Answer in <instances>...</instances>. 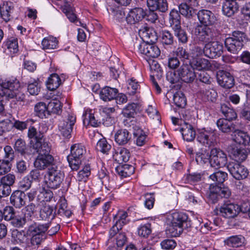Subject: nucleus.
Wrapping results in <instances>:
<instances>
[{"instance_id":"f8f14e48","label":"nucleus","mask_w":250,"mask_h":250,"mask_svg":"<svg viewBox=\"0 0 250 250\" xmlns=\"http://www.w3.org/2000/svg\"><path fill=\"white\" fill-rule=\"evenodd\" d=\"M227 168L231 175L237 180L245 179L249 174L248 170L246 167L235 162H229Z\"/></svg>"},{"instance_id":"5701e85b","label":"nucleus","mask_w":250,"mask_h":250,"mask_svg":"<svg viewBox=\"0 0 250 250\" xmlns=\"http://www.w3.org/2000/svg\"><path fill=\"white\" fill-rule=\"evenodd\" d=\"M190 66L193 69L199 71L207 70L210 68L211 64L208 60L201 58L193 57L190 62Z\"/></svg>"},{"instance_id":"a211bd4d","label":"nucleus","mask_w":250,"mask_h":250,"mask_svg":"<svg viewBox=\"0 0 250 250\" xmlns=\"http://www.w3.org/2000/svg\"><path fill=\"white\" fill-rule=\"evenodd\" d=\"M197 17L200 25L211 26L216 22V18L214 14L208 10L202 9L199 10L197 13Z\"/></svg>"},{"instance_id":"2f4dec72","label":"nucleus","mask_w":250,"mask_h":250,"mask_svg":"<svg viewBox=\"0 0 250 250\" xmlns=\"http://www.w3.org/2000/svg\"><path fill=\"white\" fill-rule=\"evenodd\" d=\"M27 135L33 144L42 141L44 139L43 133L40 131H38L34 126H31L29 127Z\"/></svg>"},{"instance_id":"69168bd1","label":"nucleus","mask_w":250,"mask_h":250,"mask_svg":"<svg viewBox=\"0 0 250 250\" xmlns=\"http://www.w3.org/2000/svg\"><path fill=\"white\" fill-rule=\"evenodd\" d=\"M14 148L16 151H18L21 154H25L26 149L25 142L21 139H18L15 142Z\"/></svg>"},{"instance_id":"1a4fd4ad","label":"nucleus","mask_w":250,"mask_h":250,"mask_svg":"<svg viewBox=\"0 0 250 250\" xmlns=\"http://www.w3.org/2000/svg\"><path fill=\"white\" fill-rule=\"evenodd\" d=\"M76 122V117L73 114H68L60 120L59 129L62 135L67 138L71 137L73 126Z\"/></svg>"},{"instance_id":"473e14b6","label":"nucleus","mask_w":250,"mask_h":250,"mask_svg":"<svg viewBox=\"0 0 250 250\" xmlns=\"http://www.w3.org/2000/svg\"><path fill=\"white\" fill-rule=\"evenodd\" d=\"M13 10V6L12 3L4 2L0 7V16L2 19L8 22L11 19V14Z\"/></svg>"},{"instance_id":"20e7f679","label":"nucleus","mask_w":250,"mask_h":250,"mask_svg":"<svg viewBox=\"0 0 250 250\" xmlns=\"http://www.w3.org/2000/svg\"><path fill=\"white\" fill-rule=\"evenodd\" d=\"M85 153V147L80 144H76L71 146L70 154L67 156V160L73 170H77L79 168Z\"/></svg>"},{"instance_id":"4be33fe9","label":"nucleus","mask_w":250,"mask_h":250,"mask_svg":"<svg viewBox=\"0 0 250 250\" xmlns=\"http://www.w3.org/2000/svg\"><path fill=\"white\" fill-rule=\"evenodd\" d=\"M146 4L150 10L166 12L168 10L167 0H147Z\"/></svg>"},{"instance_id":"4c0bfd02","label":"nucleus","mask_w":250,"mask_h":250,"mask_svg":"<svg viewBox=\"0 0 250 250\" xmlns=\"http://www.w3.org/2000/svg\"><path fill=\"white\" fill-rule=\"evenodd\" d=\"M115 160L120 164L126 162L129 158V152L125 148L119 149L113 155Z\"/></svg>"},{"instance_id":"aec40b11","label":"nucleus","mask_w":250,"mask_h":250,"mask_svg":"<svg viewBox=\"0 0 250 250\" xmlns=\"http://www.w3.org/2000/svg\"><path fill=\"white\" fill-rule=\"evenodd\" d=\"M26 194L20 190L14 191L10 198L11 204L17 208H20L26 204Z\"/></svg>"},{"instance_id":"603ef678","label":"nucleus","mask_w":250,"mask_h":250,"mask_svg":"<svg viewBox=\"0 0 250 250\" xmlns=\"http://www.w3.org/2000/svg\"><path fill=\"white\" fill-rule=\"evenodd\" d=\"M137 105L135 103L129 104L124 108L123 110V114L127 118L134 117L136 114V109Z\"/></svg>"},{"instance_id":"9b49d317","label":"nucleus","mask_w":250,"mask_h":250,"mask_svg":"<svg viewBox=\"0 0 250 250\" xmlns=\"http://www.w3.org/2000/svg\"><path fill=\"white\" fill-rule=\"evenodd\" d=\"M136 45L138 52L149 58H156L160 54L159 48L153 43H147L145 42H142L139 44L136 43Z\"/></svg>"},{"instance_id":"f257e3e1","label":"nucleus","mask_w":250,"mask_h":250,"mask_svg":"<svg viewBox=\"0 0 250 250\" xmlns=\"http://www.w3.org/2000/svg\"><path fill=\"white\" fill-rule=\"evenodd\" d=\"M196 75L193 68L188 64L182 65L176 71L170 73L167 76V79L171 83H175L180 80L187 83L193 82Z\"/></svg>"},{"instance_id":"8fccbe9b","label":"nucleus","mask_w":250,"mask_h":250,"mask_svg":"<svg viewBox=\"0 0 250 250\" xmlns=\"http://www.w3.org/2000/svg\"><path fill=\"white\" fill-rule=\"evenodd\" d=\"M48 114L53 113L59 114L61 110V102L58 100H51L47 106Z\"/></svg>"},{"instance_id":"052dcab7","label":"nucleus","mask_w":250,"mask_h":250,"mask_svg":"<svg viewBox=\"0 0 250 250\" xmlns=\"http://www.w3.org/2000/svg\"><path fill=\"white\" fill-rule=\"evenodd\" d=\"M151 233V225L149 223L142 225L138 229V235L143 237H147Z\"/></svg>"},{"instance_id":"f3484780","label":"nucleus","mask_w":250,"mask_h":250,"mask_svg":"<svg viewBox=\"0 0 250 250\" xmlns=\"http://www.w3.org/2000/svg\"><path fill=\"white\" fill-rule=\"evenodd\" d=\"M217 79L218 84L225 88H230L234 84V78L228 72L219 70L217 74Z\"/></svg>"},{"instance_id":"72a5a7b5","label":"nucleus","mask_w":250,"mask_h":250,"mask_svg":"<svg viewBox=\"0 0 250 250\" xmlns=\"http://www.w3.org/2000/svg\"><path fill=\"white\" fill-rule=\"evenodd\" d=\"M116 170L121 177H127L134 173L135 169L132 166L125 164L118 166Z\"/></svg>"},{"instance_id":"37998d69","label":"nucleus","mask_w":250,"mask_h":250,"mask_svg":"<svg viewBox=\"0 0 250 250\" xmlns=\"http://www.w3.org/2000/svg\"><path fill=\"white\" fill-rule=\"evenodd\" d=\"M201 93L202 94V98L205 101L213 102L215 101L217 96V93L215 90L210 88L209 86H208V89H202Z\"/></svg>"},{"instance_id":"6ab92c4d","label":"nucleus","mask_w":250,"mask_h":250,"mask_svg":"<svg viewBox=\"0 0 250 250\" xmlns=\"http://www.w3.org/2000/svg\"><path fill=\"white\" fill-rule=\"evenodd\" d=\"M54 158L51 155L39 154L36 158L34 165L40 170H44L48 167L55 166L53 165Z\"/></svg>"},{"instance_id":"13d9d810","label":"nucleus","mask_w":250,"mask_h":250,"mask_svg":"<svg viewBox=\"0 0 250 250\" xmlns=\"http://www.w3.org/2000/svg\"><path fill=\"white\" fill-rule=\"evenodd\" d=\"M195 159L197 163L200 165L209 163V161L211 160V153L209 154L208 152L204 151L201 153H197Z\"/></svg>"},{"instance_id":"de8ad7c7","label":"nucleus","mask_w":250,"mask_h":250,"mask_svg":"<svg viewBox=\"0 0 250 250\" xmlns=\"http://www.w3.org/2000/svg\"><path fill=\"white\" fill-rule=\"evenodd\" d=\"M180 13L187 17L189 18L192 16L194 11L193 8L186 2H183L179 6Z\"/></svg>"},{"instance_id":"7c9ffc66","label":"nucleus","mask_w":250,"mask_h":250,"mask_svg":"<svg viewBox=\"0 0 250 250\" xmlns=\"http://www.w3.org/2000/svg\"><path fill=\"white\" fill-rule=\"evenodd\" d=\"M40 216L42 220L45 221H49L53 219L55 217V212L53 207L48 205H45L40 210Z\"/></svg>"},{"instance_id":"e2e57ef3","label":"nucleus","mask_w":250,"mask_h":250,"mask_svg":"<svg viewBox=\"0 0 250 250\" xmlns=\"http://www.w3.org/2000/svg\"><path fill=\"white\" fill-rule=\"evenodd\" d=\"M15 216V210L10 206L6 207L2 212V217L7 221L11 220Z\"/></svg>"},{"instance_id":"f03ea898","label":"nucleus","mask_w":250,"mask_h":250,"mask_svg":"<svg viewBox=\"0 0 250 250\" xmlns=\"http://www.w3.org/2000/svg\"><path fill=\"white\" fill-rule=\"evenodd\" d=\"M190 225V221L186 213L175 212L172 214L171 226L168 231L172 237H177L182 233L184 229L188 228Z\"/></svg>"},{"instance_id":"423d86ee","label":"nucleus","mask_w":250,"mask_h":250,"mask_svg":"<svg viewBox=\"0 0 250 250\" xmlns=\"http://www.w3.org/2000/svg\"><path fill=\"white\" fill-rule=\"evenodd\" d=\"M64 175L57 166L48 168L45 175V183L47 186L52 189L59 188L63 180Z\"/></svg>"},{"instance_id":"4d7b16f0","label":"nucleus","mask_w":250,"mask_h":250,"mask_svg":"<svg viewBox=\"0 0 250 250\" xmlns=\"http://www.w3.org/2000/svg\"><path fill=\"white\" fill-rule=\"evenodd\" d=\"M35 111L37 115L41 118L45 117L46 113H48L47 106L42 102L36 104Z\"/></svg>"},{"instance_id":"bf43d9fd","label":"nucleus","mask_w":250,"mask_h":250,"mask_svg":"<svg viewBox=\"0 0 250 250\" xmlns=\"http://www.w3.org/2000/svg\"><path fill=\"white\" fill-rule=\"evenodd\" d=\"M13 127V123L8 119L0 122V136L9 132Z\"/></svg>"},{"instance_id":"7ed1b4c3","label":"nucleus","mask_w":250,"mask_h":250,"mask_svg":"<svg viewBox=\"0 0 250 250\" xmlns=\"http://www.w3.org/2000/svg\"><path fill=\"white\" fill-rule=\"evenodd\" d=\"M2 93L1 94L9 99L15 98L19 101H23L25 95L21 91L20 83L17 81L10 82L5 80L1 84Z\"/></svg>"},{"instance_id":"774afa93","label":"nucleus","mask_w":250,"mask_h":250,"mask_svg":"<svg viewBox=\"0 0 250 250\" xmlns=\"http://www.w3.org/2000/svg\"><path fill=\"white\" fill-rule=\"evenodd\" d=\"M11 169V165L8 160H0V175L8 173Z\"/></svg>"},{"instance_id":"c03bdc74","label":"nucleus","mask_w":250,"mask_h":250,"mask_svg":"<svg viewBox=\"0 0 250 250\" xmlns=\"http://www.w3.org/2000/svg\"><path fill=\"white\" fill-rule=\"evenodd\" d=\"M228 177V174L222 171H217L209 176V179L215 184H222Z\"/></svg>"},{"instance_id":"09e8293b","label":"nucleus","mask_w":250,"mask_h":250,"mask_svg":"<svg viewBox=\"0 0 250 250\" xmlns=\"http://www.w3.org/2000/svg\"><path fill=\"white\" fill-rule=\"evenodd\" d=\"M111 148V145L107 143L104 138L100 139L97 143L96 147L98 151L104 154H107Z\"/></svg>"},{"instance_id":"79ce46f5","label":"nucleus","mask_w":250,"mask_h":250,"mask_svg":"<svg viewBox=\"0 0 250 250\" xmlns=\"http://www.w3.org/2000/svg\"><path fill=\"white\" fill-rule=\"evenodd\" d=\"M61 80L57 74H52L50 75L47 82V87L50 90L57 89L61 84Z\"/></svg>"},{"instance_id":"9d476101","label":"nucleus","mask_w":250,"mask_h":250,"mask_svg":"<svg viewBox=\"0 0 250 250\" xmlns=\"http://www.w3.org/2000/svg\"><path fill=\"white\" fill-rule=\"evenodd\" d=\"M226 154L221 149L217 148L211 150V160L209 164L211 167H223L227 163Z\"/></svg>"},{"instance_id":"412c9836","label":"nucleus","mask_w":250,"mask_h":250,"mask_svg":"<svg viewBox=\"0 0 250 250\" xmlns=\"http://www.w3.org/2000/svg\"><path fill=\"white\" fill-rule=\"evenodd\" d=\"M222 4V11L224 15L230 17L238 9V5L235 0H220Z\"/></svg>"},{"instance_id":"5fc2aeb1","label":"nucleus","mask_w":250,"mask_h":250,"mask_svg":"<svg viewBox=\"0 0 250 250\" xmlns=\"http://www.w3.org/2000/svg\"><path fill=\"white\" fill-rule=\"evenodd\" d=\"M90 174V166L89 164H87L78 172L77 179L80 181H85Z\"/></svg>"},{"instance_id":"b1692460","label":"nucleus","mask_w":250,"mask_h":250,"mask_svg":"<svg viewBox=\"0 0 250 250\" xmlns=\"http://www.w3.org/2000/svg\"><path fill=\"white\" fill-rule=\"evenodd\" d=\"M233 140L237 144L246 146L250 142V137L244 131L235 128L232 134Z\"/></svg>"},{"instance_id":"49530a36","label":"nucleus","mask_w":250,"mask_h":250,"mask_svg":"<svg viewBox=\"0 0 250 250\" xmlns=\"http://www.w3.org/2000/svg\"><path fill=\"white\" fill-rule=\"evenodd\" d=\"M173 100L175 104L179 107L183 108L187 104L186 97L181 92H176L173 95Z\"/></svg>"},{"instance_id":"6e6552de","label":"nucleus","mask_w":250,"mask_h":250,"mask_svg":"<svg viewBox=\"0 0 250 250\" xmlns=\"http://www.w3.org/2000/svg\"><path fill=\"white\" fill-rule=\"evenodd\" d=\"M196 32L199 41L205 43L216 40L219 35L218 31L210 26L198 25Z\"/></svg>"},{"instance_id":"f704fd0d","label":"nucleus","mask_w":250,"mask_h":250,"mask_svg":"<svg viewBox=\"0 0 250 250\" xmlns=\"http://www.w3.org/2000/svg\"><path fill=\"white\" fill-rule=\"evenodd\" d=\"M83 122L84 123L87 122L91 126L94 127L99 126L101 123L100 120L96 119L95 114L92 110L85 111L83 114Z\"/></svg>"},{"instance_id":"c9c22d12","label":"nucleus","mask_w":250,"mask_h":250,"mask_svg":"<svg viewBox=\"0 0 250 250\" xmlns=\"http://www.w3.org/2000/svg\"><path fill=\"white\" fill-rule=\"evenodd\" d=\"M31 221V218L28 217V216H26V214H25L23 216H15L11 221V224L15 227L22 228L27 224H30V223Z\"/></svg>"},{"instance_id":"3c124183","label":"nucleus","mask_w":250,"mask_h":250,"mask_svg":"<svg viewBox=\"0 0 250 250\" xmlns=\"http://www.w3.org/2000/svg\"><path fill=\"white\" fill-rule=\"evenodd\" d=\"M58 213L61 216H64L67 217H69L72 214L71 211L67 209V202L65 199L61 200L60 201Z\"/></svg>"},{"instance_id":"c756f323","label":"nucleus","mask_w":250,"mask_h":250,"mask_svg":"<svg viewBox=\"0 0 250 250\" xmlns=\"http://www.w3.org/2000/svg\"><path fill=\"white\" fill-rule=\"evenodd\" d=\"M34 149L36 150L39 154L42 155H50V152L51 148V146L50 143L46 141L45 139L39 142H37L33 145Z\"/></svg>"},{"instance_id":"2eb2a0df","label":"nucleus","mask_w":250,"mask_h":250,"mask_svg":"<svg viewBox=\"0 0 250 250\" xmlns=\"http://www.w3.org/2000/svg\"><path fill=\"white\" fill-rule=\"evenodd\" d=\"M240 211V206L236 204L232 203H226L220 208V214L227 218H234Z\"/></svg>"},{"instance_id":"c85d7f7f","label":"nucleus","mask_w":250,"mask_h":250,"mask_svg":"<svg viewBox=\"0 0 250 250\" xmlns=\"http://www.w3.org/2000/svg\"><path fill=\"white\" fill-rule=\"evenodd\" d=\"M140 34L147 43H154L157 40L158 36L152 28H146L145 30H140Z\"/></svg>"},{"instance_id":"a878e982","label":"nucleus","mask_w":250,"mask_h":250,"mask_svg":"<svg viewBox=\"0 0 250 250\" xmlns=\"http://www.w3.org/2000/svg\"><path fill=\"white\" fill-rule=\"evenodd\" d=\"M131 138V134L125 129L118 130L114 135L115 141L119 145L126 144L129 141Z\"/></svg>"},{"instance_id":"ddd939ff","label":"nucleus","mask_w":250,"mask_h":250,"mask_svg":"<svg viewBox=\"0 0 250 250\" xmlns=\"http://www.w3.org/2000/svg\"><path fill=\"white\" fill-rule=\"evenodd\" d=\"M205 56L209 58L219 57L223 52V46L218 41H211L205 44Z\"/></svg>"},{"instance_id":"393cba45","label":"nucleus","mask_w":250,"mask_h":250,"mask_svg":"<svg viewBox=\"0 0 250 250\" xmlns=\"http://www.w3.org/2000/svg\"><path fill=\"white\" fill-rule=\"evenodd\" d=\"M180 131L182 132L183 139L188 142L192 141L195 138L196 132L193 126L186 122L180 129Z\"/></svg>"},{"instance_id":"39448f33","label":"nucleus","mask_w":250,"mask_h":250,"mask_svg":"<svg viewBox=\"0 0 250 250\" xmlns=\"http://www.w3.org/2000/svg\"><path fill=\"white\" fill-rule=\"evenodd\" d=\"M49 228L48 224L37 225L36 223L29 225L27 233L32 235L30 243L32 246H38L45 239V232Z\"/></svg>"},{"instance_id":"cd10ccee","label":"nucleus","mask_w":250,"mask_h":250,"mask_svg":"<svg viewBox=\"0 0 250 250\" xmlns=\"http://www.w3.org/2000/svg\"><path fill=\"white\" fill-rule=\"evenodd\" d=\"M216 124L219 130L223 132L233 133L235 130L236 126L230 121L220 119L217 121Z\"/></svg>"},{"instance_id":"4468645a","label":"nucleus","mask_w":250,"mask_h":250,"mask_svg":"<svg viewBox=\"0 0 250 250\" xmlns=\"http://www.w3.org/2000/svg\"><path fill=\"white\" fill-rule=\"evenodd\" d=\"M215 138V134L213 131L203 129L198 134L197 140L206 147H209L214 145Z\"/></svg>"},{"instance_id":"a18cd8bd","label":"nucleus","mask_w":250,"mask_h":250,"mask_svg":"<svg viewBox=\"0 0 250 250\" xmlns=\"http://www.w3.org/2000/svg\"><path fill=\"white\" fill-rule=\"evenodd\" d=\"M231 154L233 156V158L238 162H243L247 157L246 150L237 147H234L232 149Z\"/></svg>"},{"instance_id":"ea45409f","label":"nucleus","mask_w":250,"mask_h":250,"mask_svg":"<svg viewBox=\"0 0 250 250\" xmlns=\"http://www.w3.org/2000/svg\"><path fill=\"white\" fill-rule=\"evenodd\" d=\"M244 237L242 235H235L228 238L224 242L230 247L237 248L241 246L244 243Z\"/></svg>"},{"instance_id":"58836bf2","label":"nucleus","mask_w":250,"mask_h":250,"mask_svg":"<svg viewBox=\"0 0 250 250\" xmlns=\"http://www.w3.org/2000/svg\"><path fill=\"white\" fill-rule=\"evenodd\" d=\"M219 186L211 184L209 187V191L208 193V201L213 204L216 203L221 198L219 192Z\"/></svg>"},{"instance_id":"6e6d98bb","label":"nucleus","mask_w":250,"mask_h":250,"mask_svg":"<svg viewBox=\"0 0 250 250\" xmlns=\"http://www.w3.org/2000/svg\"><path fill=\"white\" fill-rule=\"evenodd\" d=\"M175 36L178 38L179 41L182 43H185L188 42V37L186 32L181 26L173 29Z\"/></svg>"},{"instance_id":"0e129e2a","label":"nucleus","mask_w":250,"mask_h":250,"mask_svg":"<svg viewBox=\"0 0 250 250\" xmlns=\"http://www.w3.org/2000/svg\"><path fill=\"white\" fill-rule=\"evenodd\" d=\"M139 87V84L136 80L133 78H131L129 80L127 85L128 93L129 94L133 95L135 94Z\"/></svg>"},{"instance_id":"0eeeda50","label":"nucleus","mask_w":250,"mask_h":250,"mask_svg":"<svg viewBox=\"0 0 250 250\" xmlns=\"http://www.w3.org/2000/svg\"><path fill=\"white\" fill-rule=\"evenodd\" d=\"M245 35L240 31H234L231 37L226 39L225 44L227 50L230 53L236 54L243 47Z\"/></svg>"},{"instance_id":"a19ab883","label":"nucleus","mask_w":250,"mask_h":250,"mask_svg":"<svg viewBox=\"0 0 250 250\" xmlns=\"http://www.w3.org/2000/svg\"><path fill=\"white\" fill-rule=\"evenodd\" d=\"M58 42L55 37L50 36L44 38L42 42L44 50H50L57 48Z\"/></svg>"},{"instance_id":"338daca9","label":"nucleus","mask_w":250,"mask_h":250,"mask_svg":"<svg viewBox=\"0 0 250 250\" xmlns=\"http://www.w3.org/2000/svg\"><path fill=\"white\" fill-rule=\"evenodd\" d=\"M15 181V176L12 174H8L2 177L0 180V183L11 187Z\"/></svg>"},{"instance_id":"680f3d73","label":"nucleus","mask_w":250,"mask_h":250,"mask_svg":"<svg viewBox=\"0 0 250 250\" xmlns=\"http://www.w3.org/2000/svg\"><path fill=\"white\" fill-rule=\"evenodd\" d=\"M174 38L168 31H164L162 34L161 42L163 44L171 45L173 43Z\"/></svg>"},{"instance_id":"dca6fc26","label":"nucleus","mask_w":250,"mask_h":250,"mask_svg":"<svg viewBox=\"0 0 250 250\" xmlns=\"http://www.w3.org/2000/svg\"><path fill=\"white\" fill-rule=\"evenodd\" d=\"M146 10L142 7H135L128 12L126 18V21L129 24H135L142 21L145 18Z\"/></svg>"},{"instance_id":"e433bc0d","label":"nucleus","mask_w":250,"mask_h":250,"mask_svg":"<svg viewBox=\"0 0 250 250\" xmlns=\"http://www.w3.org/2000/svg\"><path fill=\"white\" fill-rule=\"evenodd\" d=\"M181 16L178 11L172 10L169 14V24L172 29L181 27Z\"/></svg>"},{"instance_id":"864d4df0","label":"nucleus","mask_w":250,"mask_h":250,"mask_svg":"<svg viewBox=\"0 0 250 250\" xmlns=\"http://www.w3.org/2000/svg\"><path fill=\"white\" fill-rule=\"evenodd\" d=\"M27 89L31 95H38L41 89L40 81L38 80H34L33 82L30 81L28 84Z\"/></svg>"},{"instance_id":"bb28decb","label":"nucleus","mask_w":250,"mask_h":250,"mask_svg":"<svg viewBox=\"0 0 250 250\" xmlns=\"http://www.w3.org/2000/svg\"><path fill=\"white\" fill-rule=\"evenodd\" d=\"M118 93V90L117 88L105 86L100 91V96L104 101H110L114 99Z\"/></svg>"}]
</instances>
